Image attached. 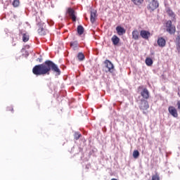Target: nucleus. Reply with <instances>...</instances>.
I'll return each instance as SVG.
<instances>
[{
    "label": "nucleus",
    "instance_id": "f257e3e1",
    "mask_svg": "<svg viewBox=\"0 0 180 180\" xmlns=\"http://www.w3.org/2000/svg\"><path fill=\"white\" fill-rule=\"evenodd\" d=\"M50 71H53L56 75H60L61 70L58 66L51 60H46L44 63L37 65L32 68L34 75H50Z\"/></svg>",
    "mask_w": 180,
    "mask_h": 180
},
{
    "label": "nucleus",
    "instance_id": "f03ea898",
    "mask_svg": "<svg viewBox=\"0 0 180 180\" xmlns=\"http://www.w3.org/2000/svg\"><path fill=\"white\" fill-rule=\"evenodd\" d=\"M166 32L170 34H175V32H176V27L175 25H172V21L167 20L165 24Z\"/></svg>",
    "mask_w": 180,
    "mask_h": 180
},
{
    "label": "nucleus",
    "instance_id": "7ed1b4c3",
    "mask_svg": "<svg viewBox=\"0 0 180 180\" xmlns=\"http://www.w3.org/2000/svg\"><path fill=\"white\" fill-rule=\"evenodd\" d=\"M67 13L73 22H77V16L75 15V11L72 8H68L67 10Z\"/></svg>",
    "mask_w": 180,
    "mask_h": 180
},
{
    "label": "nucleus",
    "instance_id": "20e7f679",
    "mask_svg": "<svg viewBox=\"0 0 180 180\" xmlns=\"http://www.w3.org/2000/svg\"><path fill=\"white\" fill-rule=\"evenodd\" d=\"M156 8H158V3L155 0H152L147 7L148 11H150V12H152L153 11H155Z\"/></svg>",
    "mask_w": 180,
    "mask_h": 180
},
{
    "label": "nucleus",
    "instance_id": "39448f33",
    "mask_svg": "<svg viewBox=\"0 0 180 180\" xmlns=\"http://www.w3.org/2000/svg\"><path fill=\"white\" fill-rule=\"evenodd\" d=\"M140 36L142 37V39H144L145 40H148L150 39V37L151 36V33L149 31L142 30L140 31Z\"/></svg>",
    "mask_w": 180,
    "mask_h": 180
},
{
    "label": "nucleus",
    "instance_id": "423d86ee",
    "mask_svg": "<svg viewBox=\"0 0 180 180\" xmlns=\"http://www.w3.org/2000/svg\"><path fill=\"white\" fill-rule=\"evenodd\" d=\"M104 64L105 65L106 68H108V72H112L113 70L115 68V66L113 65V63L110 62L109 60H105L104 62Z\"/></svg>",
    "mask_w": 180,
    "mask_h": 180
},
{
    "label": "nucleus",
    "instance_id": "0eeeda50",
    "mask_svg": "<svg viewBox=\"0 0 180 180\" xmlns=\"http://www.w3.org/2000/svg\"><path fill=\"white\" fill-rule=\"evenodd\" d=\"M169 113L173 116V117H178V111L174 106H169L168 108Z\"/></svg>",
    "mask_w": 180,
    "mask_h": 180
},
{
    "label": "nucleus",
    "instance_id": "6e6552de",
    "mask_svg": "<svg viewBox=\"0 0 180 180\" xmlns=\"http://www.w3.org/2000/svg\"><path fill=\"white\" fill-rule=\"evenodd\" d=\"M150 106L148 105V101L146 100H141V103L140 105V109L142 110H147Z\"/></svg>",
    "mask_w": 180,
    "mask_h": 180
},
{
    "label": "nucleus",
    "instance_id": "1a4fd4ad",
    "mask_svg": "<svg viewBox=\"0 0 180 180\" xmlns=\"http://www.w3.org/2000/svg\"><path fill=\"white\" fill-rule=\"evenodd\" d=\"M96 13H97L96 10H92L91 11L90 20L91 23H95L96 20V17L98 16Z\"/></svg>",
    "mask_w": 180,
    "mask_h": 180
},
{
    "label": "nucleus",
    "instance_id": "9d476101",
    "mask_svg": "<svg viewBox=\"0 0 180 180\" xmlns=\"http://www.w3.org/2000/svg\"><path fill=\"white\" fill-rule=\"evenodd\" d=\"M167 44V39L164 37H159L158 39V46L159 47H165Z\"/></svg>",
    "mask_w": 180,
    "mask_h": 180
},
{
    "label": "nucleus",
    "instance_id": "9b49d317",
    "mask_svg": "<svg viewBox=\"0 0 180 180\" xmlns=\"http://www.w3.org/2000/svg\"><path fill=\"white\" fill-rule=\"evenodd\" d=\"M141 95L144 99H148V98H150V93L147 89H143Z\"/></svg>",
    "mask_w": 180,
    "mask_h": 180
},
{
    "label": "nucleus",
    "instance_id": "f8f14e48",
    "mask_svg": "<svg viewBox=\"0 0 180 180\" xmlns=\"http://www.w3.org/2000/svg\"><path fill=\"white\" fill-rule=\"evenodd\" d=\"M116 30L119 36H123V34L126 33V30H124V28L122 27L121 26H117L116 27Z\"/></svg>",
    "mask_w": 180,
    "mask_h": 180
},
{
    "label": "nucleus",
    "instance_id": "ddd939ff",
    "mask_svg": "<svg viewBox=\"0 0 180 180\" xmlns=\"http://www.w3.org/2000/svg\"><path fill=\"white\" fill-rule=\"evenodd\" d=\"M140 32H139V30H134L132 32V39L134 40H139V39H140Z\"/></svg>",
    "mask_w": 180,
    "mask_h": 180
},
{
    "label": "nucleus",
    "instance_id": "4468645a",
    "mask_svg": "<svg viewBox=\"0 0 180 180\" xmlns=\"http://www.w3.org/2000/svg\"><path fill=\"white\" fill-rule=\"evenodd\" d=\"M111 41L112 42V44H114V46H117V44H119V42L120 41V39L117 35H113L111 38Z\"/></svg>",
    "mask_w": 180,
    "mask_h": 180
},
{
    "label": "nucleus",
    "instance_id": "2eb2a0df",
    "mask_svg": "<svg viewBox=\"0 0 180 180\" xmlns=\"http://www.w3.org/2000/svg\"><path fill=\"white\" fill-rule=\"evenodd\" d=\"M38 33H39V34H40V36H46V34H47V30H46V27H40L38 29Z\"/></svg>",
    "mask_w": 180,
    "mask_h": 180
},
{
    "label": "nucleus",
    "instance_id": "dca6fc26",
    "mask_svg": "<svg viewBox=\"0 0 180 180\" xmlns=\"http://www.w3.org/2000/svg\"><path fill=\"white\" fill-rule=\"evenodd\" d=\"M20 34H22V41H24L25 43H26V41H29V34H27V32H20Z\"/></svg>",
    "mask_w": 180,
    "mask_h": 180
},
{
    "label": "nucleus",
    "instance_id": "f3484780",
    "mask_svg": "<svg viewBox=\"0 0 180 180\" xmlns=\"http://www.w3.org/2000/svg\"><path fill=\"white\" fill-rule=\"evenodd\" d=\"M175 43H176V49L178 50V51H180V34H179L176 36Z\"/></svg>",
    "mask_w": 180,
    "mask_h": 180
},
{
    "label": "nucleus",
    "instance_id": "a211bd4d",
    "mask_svg": "<svg viewBox=\"0 0 180 180\" xmlns=\"http://www.w3.org/2000/svg\"><path fill=\"white\" fill-rule=\"evenodd\" d=\"M131 1L133 2L134 5L140 6L144 2V0H131Z\"/></svg>",
    "mask_w": 180,
    "mask_h": 180
},
{
    "label": "nucleus",
    "instance_id": "6ab92c4d",
    "mask_svg": "<svg viewBox=\"0 0 180 180\" xmlns=\"http://www.w3.org/2000/svg\"><path fill=\"white\" fill-rule=\"evenodd\" d=\"M145 63L148 67H151L153 65V59L151 58H146Z\"/></svg>",
    "mask_w": 180,
    "mask_h": 180
},
{
    "label": "nucleus",
    "instance_id": "aec40b11",
    "mask_svg": "<svg viewBox=\"0 0 180 180\" xmlns=\"http://www.w3.org/2000/svg\"><path fill=\"white\" fill-rule=\"evenodd\" d=\"M77 33L81 36V34H84V27L82 25L77 26Z\"/></svg>",
    "mask_w": 180,
    "mask_h": 180
},
{
    "label": "nucleus",
    "instance_id": "412c9836",
    "mask_svg": "<svg viewBox=\"0 0 180 180\" xmlns=\"http://www.w3.org/2000/svg\"><path fill=\"white\" fill-rule=\"evenodd\" d=\"M77 58L79 61H84V60H85V56L82 53H79L77 55Z\"/></svg>",
    "mask_w": 180,
    "mask_h": 180
},
{
    "label": "nucleus",
    "instance_id": "4be33fe9",
    "mask_svg": "<svg viewBox=\"0 0 180 180\" xmlns=\"http://www.w3.org/2000/svg\"><path fill=\"white\" fill-rule=\"evenodd\" d=\"M70 46L75 50L77 47H78V41H74L70 42Z\"/></svg>",
    "mask_w": 180,
    "mask_h": 180
},
{
    "label": "nucleus",
    "instance_id": "5701e85b",
    "mask_svg": "<svg viewBox=\"0 0 180 180\" xmlns=\"http://www.w3.org/2000/svg\"><path fill=\"white\" fill-rule=\"evenodd\" d=\"M81 137H82V134H81L79 132H75V134H74L75 140H79Z\"/></svg>",
    "mask_w": 180,
    "mask_h": 180
},
{
    "label": "nucleus",
    "instance_id": "b1692460",
    "mask_svg": "<svg viewBox=\"0 0 180 180\" xmlns=\"http://www.w3.org/2000/svg\"><path fill=\"white\" fill-rule=\"evenodd\" d=\"M133 157L134 158H137L138 157H140V152H139V150H135L133 152Z\"/></svg>",
    "mask_w": 180,
    "mask_h": 180
},
{
    "label": "nucleus",
    "instance_id": "393cba45",
    "mask_svg": "<svg viewBox=\"0 0 180 180\" xmlns=\"http://www.w3.org/2000/svg\"><path fill=\"white\" fill-rule=\"evenodd\" d=\"M19 4H20L19 0H13V6L14 8H18V6H19Z\"/></svg>",
    "mask_w": 180,
    "mask_h": 180
},
{
    "label": "nucleus",
    "instance_id": "a878e982",
    "mask_svg": "<svg viewBox=\"0 0 180 180\" xmlns=\"http://www.w3.org/2000/svg\"><path fill=\"white\" fill-rule=\"evenodd\" d=\"M167 13L169 16H172V18H175V14L174 13V12L171 10H169L167 11Z\"/></svg>",
    "mask_w": 180,
    "mask_h": 180
},
{
    "label": "nucleus",
    "instance_id": "bb28decb",
    "mask_svg": "<svg viewBox=\"0 0 180 180\" xmlns=\"http://www.w3.org/2000/svg\"><path fill=\"white\" fill-rule=\"evenodd\" d=\"M6 110H7V112H13V107L8 106V107H7Z\"/></svg>",
    "mask_w": 180,
    "mask_h": 180
},
{
    "label": "nucleus",
    "instance_id": "cd10ccee",
    "mask_svg": "<svg viewBox=\"0 0 180 180\" xmlns=\"http://www.w3.org/2000/svg\"><path fill=\"white\" fill-rule=\"evenodd\" d=\"M177 106H178L179 110H180V101L177 102Z\"/></svg>",
    "mask_w": 180,
    "mask_h": 180
}]
</instances>
